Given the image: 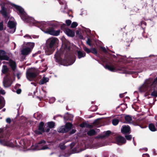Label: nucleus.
<instances>
[{
  "label": "nucleus",
  "mask_w": 157,
  "mask_h": 157,
  "mask_svg": "<svg viewBox=\"0 0 157 157\" xmlns=\"http://www.w3.org/2000/svg\"><path fill=\"white\" fill-rule=\"evenodd\" d=\"M55 58L56 62L64 66L73 64L75 59L71 53L70 43L66 42L63 44L59 51H57L55 55Z\"/></svg>",
  "instance_id": "obj_1"
},
{
  "label": "nucleus",
  "mask_w": 157,
  "mask_h": 157,
  "mask_svg": "<svg viewBox=\"0 0 157 157\" xmlns=\"http://www.w3.org/2000/svg\"><path fill=\"white\" fill-rule=\"evenodd\" d=\"M11 6L15 9V10H14V11L17 12L24 21L30 24L34 23L35 20L34 18L29 17L22 7L13 3L11 4Z\"/></svg>",
  "instance_id": "obj_2"
},
{
  "label": "nucleus",
  "mask_w": 157,
  "mask_h": 157,
  "mask_svg": "<svg viewBox=\"0 0 157 157\" xmlns=\"http://www.w3.org/2000/svg\"><path fill=\"white\" fill-rule=\"evenodd\" d=\"M10 136L9 132L6 133V132H4L3 129L0 128V144L4 146L14 147V144L13 142L7 140Z\"/></svg>",
  "instance_id": "obj_3"
},
{
  "label": "nucleus",
  "mask_w": 157,
  "mask_h": 157,
  "mask_svg": "<svg viewBox=\"0 0 157 157\" xmlns=\"http://www.w3.org/2000/svg\"><path fill=\"white\" fill-rule=\"evenodd\" d=\"M57 39L53 38L49 40L47 42V48L46 50V54L48 55L52 54L54 50L55 45Z\"/></svg>",
  "instance_id": "obj_4"
},
{
  "label": "nucleus",
  "mask_w": 157,
  "mask_h": 157,
  "mask_svg": "<svg viewBox=\"0 0 157 157\" xmlns=\"http://www.w3.org/2000/svg\"><path fill=\"white\" fill-rule=\"evenodd\" d=\"M105 68L106 69H107L111 71H122L124 73L128 74L130 73L126 71L124 67H119L117 64L116 63L112 64L110 65H106L105 66Z\"/></svg>",
  "instance_id": "obj_5"
},
{
  "label": "nucleus",
  "mask_w": 157,
  "mask_h": 157,
  "mask_svg": "<svg viewBox=\"0 0 157 157\" xmlns=\"http://www.w3.org/2000/svg\"><path fill=\"white\" fill-rule=\"evenodd\" d=\"M12 83L11 74L10 73H8L3 78V86L5 87H8L11 86Z\"/></svg>",
  "instance_id": "obj_6"
},
{
  "label": "nucleus",
  "mask_w": 157,
  "mask_h": 157,
  "mask_svg": "<svg viewBox=\"0 0 157 157\" xmlns=\"http://www.w3.org/2000/svg\"><path fill=\"white\" fill-rule=\"evenodd\" d=\"M72 124L70 122L67 123L64 126H63L59 128L58 131L59 132L64 133L69 131L72 127Z\"/></svg>",
  "instance_id": "obj_7"
},
{
  "label": "nucleus",
  "mask_w": 157,
  "mask_h": 157,
  "mask_svg": "<svg viewBox=\"0 0 157 157\" xmlns=\"http://www.w3.org/2000/svg\"><path fill=\"white\" fill-rule=\"evenodd\" d=\"M53 27H49L47 29L45 33L54 36H58L59 34L60 30H59L55 31Z\"/></svg>",
  "instance_id": "obj_8"
},
{
  "label": "nucleus",
  "mask_w": 157,
  "mask_h": 157,
  "mask_svg": "<svg viewBox=\"0 0 157 157\" xmlns=\"http://www.w3.org/2000/svg\"><path fill=\"white\" fill-rule=\"evenodd\" d=\"M44 123L43 121L40 122L38 127V129L34 131L35 133L37 135H42L44 132Z\"/></svg>",
  "instance_id": "obj_9"
},
{
  "label": "nucleus",
  "mask_w": 157,
  "mask_h": 157,
  "mask_svg": "<svg viewBox=\"0 0 157 157\" xmlns=\"http://www.w3.org/2000/svg\"><path fill=\"white\" fill-rule=\"evenodd\" d=\"M38 75V73L36 72H32L28 71H26V77L29 81H33Z\"/></svg>",
  "instance_id": "obj_10"
},
{
  "label": "nucleus",
  "mask_w": 157,
  "mask_h": 157,
  "mask_svg": "<svg viewBox=\"0 0 157 157\" xmlns=\"http://www.w3.org/2000/svg\"><path fill=\"white\" fill-rule=\"evenodd\" d=\"M16 23L13 21L9 20L7 24L8 27L10 29H11L10 33H13L16 30Z\"/></svg>",
  "instance_id": "obj_11"
},
{
  "label": "nucleus",
  "mask_w": 157,
  "mask_h": 157,
  "mask_svg": "<svg viewBox=\"0 0 157 157\" xmlns=\"http://www.w3.org/2000/svg\"><path fill=\"white\" fill-rule=\"evenodd\" d=\"M1 9L0 11V13L5 18H7V20L10 17L7 13V9L5 7V4H3L1 5Z\"/></svg>",
  "instance_id": "obj_12"
},
{
  "label": "nucleus",
  "mask_w": 157,
  "mask_h": 157,
  "mask_svg": "<svg viewBox=\"0 0 157 157\" xmlns=\"http://www.w3.org/2000/svg\"><path fill=\"white\" fill-rule=\"evenodd\" d=\"M6 52L2 50H0V60H6L8 61L9 59V57L6 55Z\"/></svg>",
  "instance_id": "obj_13"
},
{
  "label": "nucleus",
  "mask_w": 157,
  "mask_h": 157,
  "mask_svg": "<svg viewBox=\"0 0 157 157\" xmlns=\"http://www.w3.org/2000/svg\"><path fill=\"white\" fill-rule=\"evenodd\" d=\"M121 132L123 134H129L131 133L130 128L128 125H123L121 128Z\"/></svg>",
  "instance_id": "obj_14"
},
{
  "label": "nucleus",
  "mask_w": 157,
  "mask_h": 157,
  "mask_svg": "<svg viewBox=\"0 0 157 157\" xmlns=\"http://www.w3.org/2000/svg\"><path fill=\"white\" fill-rule=\"evenodd\" d=\"M31 49L29 47L23 48L21 50V54L23 56H27L31 52Z\"/></svg>",
  "instance_id": "obj_15"
},
{
  "label": "nucleus",
  "mask_w": 157,
  "mask_h": 157,
  "mask_svg": "<svg viewBox=\"0 0 157 157\" xmlns=\"http://www.w3.org/2000/svg\"><path fill=\"white\" fill-rule=\"evenodd\" d=\"M116 140L118 144H124L126 142V140L125 138L121 136L117 137L116 138Z\"/></svg>",
  "instance_id": "obj_16"
},
{
  "label": "nucleus",
  "mask_w": 157,
  "mask_h": 157,
  "mask_svg": "<svg viewBox=\"0 0 157 157\" xmlns=\"http://www.w3.org/2000/svg\"><path fill=\"white\" fill-rule=\"evenodd\" d=\"M5 104V101L4 98L2 96H0V109L4 107Z\"/></svg>",
  "instance_id": "obj_17"
},
{
  "label": "nucleus",
  "mask_w": 157,
  "mask_h": 157,
  "mask_svg": "<svg viewBox=\"0 0 157 157\" xmlns=\"http://www.w3.org/2000/svg\"><path fill=\"white\" fill-rule=\"evenodd\" d=\"M73 117L71 115L67 114L65 115L63 117L64 121L66 122L67 121H71L73 120Z\"/></svg>",
  "instance_id": "obj_18"
},
{
  "label": "nucleus",
  "mask_w": 157,
  "mask_h": 157,
  "mask_svg": "<svg viewBox=\"0 0 157 157\" xmlns=\"http://www.w3.org/2000/svg\"><path fill=\"white\" fill-rule=\"evenodd\" d=\"M77 56L78 59H80L86 56V53L77 50Z\"/></svg>",
  "instance_id": "obj_19"
},
{
  "label": "nucleus",
  "mask_w": 157,
  "mask_h": 157,
  "mask_svg": "<svg viewBox=\"0 0 157 157\" xmlns=\"http://www.w3.org/2000/svg\"><path fill=\"white\" fill-rule=\"evenodd\" d=\"M66 34L69 36L73 37L75 36V33L74 32H73L71 29H67L66 30Z\"/></svg>",
  "instance_id": "obj_20"
},
{
  "label": "nucleus",
  "mask_w": 157,
  "mask_h": 157,
  "mask_svg": "<svg viewBox=\"0 0 157 157\" xmlns=\"http://www.w3.org/2000/svg\"><path fill=\"white\" fill-rule=\"evenodd\" d=\"M148 88L147 86L144 83L142 86L139 88V90L141 92H144L147 90Z\"/></svg>",
  "instance_id": "obj_21"
},
{
  "label": "nucleus",
  "mask_w": 157,
  "mask_h": 157,
  "mask_svg": "<svg viewBox=\"0 0 157 157\" xmlns=\"http://www.w3.org/2000/svg\"><path fill=\"white\" fill-rule=\"evenodd\" d=\"M80 127L82 128L86 127L87 128H90L92 127V126L86 122H82L79 125Z\"/></svg>",
  "instance_id": "obj_22"
},
{
  "label": "nucleus",
  "mask_w": 157,
  "mask_h": 157,
  "mask_svg": "<svg viewBox=\"0 0 157 157\" xmlns=\"http://www.w3.org/2000/svg\"><path fill=\"white\" fill-rule=\"evenodd\" d=\"M10 66L13 71H14L16 67V65L15 62L13 61L10 62Z\"/></svg>",
  "instance_id": "obj_23"
},
{
  "label": "nucleus",
  "mask_w": 157,
  "mask_h": 157,
  "mask_svg": "<svg viewBox=\"0 0 157 157\" xmlns=\"http://www.w3.org/2000/svg\"><path fill=\"white\" fill-rule=\"evenodd\" d=\"M48 80L49 78H48L44 77L40 81L39 84L40 85L43 84L48 82Z\"/></svg>",
  "instance_id": "obj_24"
},
{
  "label": "nucleus",
  "mask_w": 157,
  "mask_h": 157,
  "mask_svg": "<svg viewBox=\"0 0 157 157\" xmlns=\"http://www.w3.org/2000/svg\"><path fill=\"white\" fill-rule=\"evenodd\" d=\"M144 84L147 86L148 88L150 86H152L153 85H154V84H153V82H152L151 80L150 79H147L144 83Z\"/></svg>",
  "instance_id": "obj_25"
},
{
  "label": "nucleus",
  "mask_w": 157,
  "mask_h": 157,
  "mask_svg": "<svg viewBox=\"0 0 157 157\" xmlns=\"http://www.w3.org/2000/svg\"><path fill=\"white\" fill-rule=\"evenodd\" d=\"M148 128L152 132H155L156 131L155 126L153 123L149 124L148 125Z\"/></svg>",
  "instance_id": "obj_26"
},
{
  "label": "nucleus",
  "mask_w": 157,
  "mask_h": 157,
  "mask_svg": "<svg viewBox=\"0 0 157 157\" xmlns=\"http://www.w3.org/2000/svg\"><path fill=\"white\" fill-rule=\"evenodd\" d=\"M124 119L127 123H130L132 121V117L129 115H126L124 117Z\"/></svg>",
  "instance_id": "obj_27"
},
{
  "label": "nucleus",
  "mask_w": 157,
  "mask_h": 157,
  "mask_svg": "<svg viewBox=\"0 0 157 157\" xmlns=\"http://www.w3.org/2000/svg\"><path fill=\"white\" fill-rule=\"evenodd\" d=\"M9 70L8 68H7V66L6 65H3L2 70V72L3 74H6L7 73Z\"/></svg>",
  "instance_id": "obj_28"
},
{
  "label": "nucleus",
  "mask_w": 157,
  "mask_h": 157,
  "mask_svg": "<svg viewBox=\"0 0 157 157\" xmlns=\"http://www.w3.org/2000/svg\"><path fill=\"white\" fill-rule=\"evenodd\" d=\"M111 133V132L109 130L105 132V134L102 135L100 136L101 138L102 139L106 137L109 136Z\"/></svg>",
  "instance_id": "obj_29"
},
{
  "label": "nucleus",
  "mask_w": 157,
  "mask_h": 157,
  "mask_svg": "<svg viewBox=\"0 0 157 157\" xmlns=\"http://www.w3.org/2000/svg\"><path fill=\"white\" fill-rule=\"evenodd\" d=\"M87 134L88 136H91L95 135L96 132L94 129H91L87 132Z\"/></svg>",
  "instance_id": "obj_30"
},
{
  "label": "nucleus",
  "mask_w": 157,
  "mask_h": 157,
  "mask_svg": "<svg viewBox=\"0 0 157 157\" xmlns=\"http://www.w3.org/2000/svg\"><path fill=\"white\" fill-rule=\"evenodd\" d=\"M47 124L49 128H52L55 126V123L53 121H50L47 122Z\"/></svg>",
  "instance_id": "obj_31"
},
{
  "label": "nucleus",
  "mask_w": 157,
  "mask_h": 157,
  "mask_svg": "<svg viewBox=\"0 0 157 157\" xmlns=\"http://www.w3.org/2000/svg\"><path fill=\"white\" fill-rule=\"evenodd\" d=\"M140 25L142 29L144 30L147 26V23L145 21H140Z\"/></svg>",
  "instance_id": "obj_32"
},
{
  "label": "nucleus",
  "mask_w": 157,
  "mask_h": 157,
  "mask_svg": "<svg viewBox=\"0 0 157 157\" xmlns=\"http://www.w3.org/2000/svg\"><path fill=\"white\" fill-rule=\"evenodd\" d=\"M119 122V121L118 119L114 118L113 119L112 121V124L114 125H117Z\"/></svg>",
  "instance_id": "obj_33"
},
{
  "label": "nucleus",
  "mask_w": 157,
  "mask_h": 157,
  "mask_svg": "<svg viewBox=\"0 0 157 157\" xmlns=\"http://www.w3.org/2000/svg\"><path fill=\"white\" fill-rule=\"evenodd\" d=\"M151 95L153 97H157V90H154L151 92Z\"/></svg>",
  "instance_id": "obj_34"
},
{
  "label": "nucleus",
  "mask_w": 157,
  "mask_h": 157,
  "mask_svg": "<svg viewBox=\"0 0 157 157\" xmlns=\"http://www.w3.org/2000/svg\"><path fill=\"white\" fill-rule=\"evenodd\" d=\"M100 122H99V119H97L95 120L93 123V124L94 126H98L99 125Z\"/></svg>",
  "instance_id": "obj_35"
},
{
  "label": "nucleus",
  "mask_w": 157,
  "mask_h": 157,
  "mask_svg": "<svg viewBox=\"0 0 157 157\" xmlns=\"http://www.w3.org/2000/svg\"><path fill=\"white\" fill-rule=\"evenodd\" d=\"M83 49L87 53H89L91 52V50L88 48L86 46H84L83 47Z\"/></svg>",
  "instance_id": "obj_36"
},
{
  "label": "nucleus",
  "mask_w": 157,
  "mask_h": 157,
  "mask_svg": "<svg viewBox=\"0 0 157 157\" xmlns=\"http://www.w3.org/2000/svg\"><path fill=\"white\" fill-rule=\"evenodd\" d=\"M126 140H131L132 138V136L131 135H126L125 136Z\"/></svg>",
  "instance_id": "obj_37"
},
{
  "label": "nucleus",
  "mask_w": 157,
  "mask_h": 157,
  "mask_svg": "<svg viewBox=\"0 0 157 157\" xmlns=\"http://www.w3.org/2000/svg\"><path fill=\"white\" fill-rule=\"evenodd\" d=\"M78 25V23L76 22H74L72 23L71 27L72 28H75Z\"/></svg>",
  "instance_id": "obj_38"
},
{
  "label": "nucleus",
  "mask_w": 157,
  "mask_h": 157,
  "mask_svg": "<svg viewBox=\"0 0 157 157\" xmlns=\"http://www.w3.org/2000/svg\"><path fill=\"white\" fill-rule=\"evenodd\" d=\"M91 52L94 54H97L98 53V52L95 48H93L91 50Z\"/></svg>",
  "instance_id": "obj_39"
},
{
  "label": "nucleus",
  "mask_w": 157,
  "mask_h": 157,
  "mask_svg": "<svg viewBox=\"0 0 157 157\" xmlns=\"http://www.w3.org/2000/svg\"><path fill=\"white\" fill-rule=\"evenodd\" d=\"M35 45V44L33 43H28V45L30 47V48L31 49H33Z\"/></svg>",
  "instance_id": "obj_40"
},
{
  "label": "nucleus",
  "mask_w": 157,
  "mask_h": 157,
  "mask_svg": "<svg viewBox=\"0 0 157 157\" xmlns=\"http://www.w3.org/2000/svg\"><path fill=\"white\" fill-rule=\"evenodd\" d=\"M46 144V141L44 140H41L40 141H39L38 143V144L40 145L41 144Z\"/></svg>",
  "instance_id": "obj_41"
},
{
  "label": "nucleus",
  "mask_w": 157,
  "mask_h": 157,
  "mask_svg": "<svg viewBox=\"0 0 157 157\" xmlns=\"http://www.w3.org/2000/svg\"><path fill=\"white\" fill-rule=\"evenodd\" d=\"M91 40L89 38H88L87 41H86V43L90 46H91Z\"/></svg>",
  "instance_id": "obj_42"
},
{
  "label": "nucleus",
  "mask_w": 157,
  "mask_h": 157,
  "mask_svg": "<svg viewBox=\"0 0 157 157\" xmlns=\"http://www.w3.org/2000/svg\"><path fill=\"white\" fill-rule=\"evenodd\" d=\"M71 23V21L70 20H67L66 21V23L68 26L70 25Z\"/></svg>",
  "instance_id": "obj_43"
},
{
  "label": "nucleus",
  "mask_w": 157,
  "mask_h": 157,
  "mask_svg": "<svg viewBox=\"0 0 157 157\" xmlns=\"http://www.w3.org/2000/svg\"><path fill=\"white\" fill-rule=\"evenodd\" d=\"M21 86V85L18 83H17L15 86L14 87V88L15 89H18L19 87H20Z\"/></svg>",
  "instance_id": "obj_44"
},
{
  "label": "nucleus",
  "mask_w": 157,
  "mask_h": 157,
  "mask_svg": "<svg viewBox=\"0 0 157 157\" xmlns=\"http://www.w3.org/2000/svg\"><path fill=\"white\" fill-rule=\"evenodd\" d=\"M16 90V92L17 94H20L21 93V89L18 88Z\"/></svg>",
  "instance_id": "obj_45"
},
{
  "label": "nucleus",
  "mask_w": 157,
  "mask_h": 157,
  "mask_svg": "<svg viewBox=\"0 0 157 157\" xmlns=\"http://www.w3.org/2000/svg\"><path fill=\"white\" fill-rule=\"evenodd\" d=\"M6 121L7 123L10 124L11 122V120L10 118H7L6 119Z\"/></svg>",
  "instance_id": "obj_46"
},
{
  "label": "nucleus",
  "mask_w": 157,
  "mask_h": 157,
  "mask_svg": "<svg viewBox=\"0 0 157 157\" xmlns=\"http://www.w3.org/2000/svg\"><path fill=\"white\" fill-rule=\"evenodd\" d=\"M60 148L62 150H64L66 149V146L64 144L61 145L59 146Z\"/></svg>",
  "instance_id": "obj_47"
},
{
  "label": "nucleus",
  "mask_w": 157,
  "mask_h": 157,
  "mask_svg": "<svg viewBox=\"0 0 157 157\" xmlns=\"http://www.w3.org/2000/svg\"><path fill=\"white\" fill-rule=\"evenodd\" d=\"M2 22H0V30L2 31L3 30V26Z\"/></svg>",
  "instance_id": "obj_48"
},
{
  "label": "nucleus",
  "mask_w": 157,
  "mask_h": 157,
  "mask_svg": "<svg viewBox=\"0 0 157 157\" xmlns=\"http://www.w3.org/2000/svg\"><path fill=\"white\" fill-rule=\"evenodd\" d=\"M76 131V130L75 129H72L70 132V134L71 135L75 133Z\"/></svg>",
  "instance_id": "obj_49"
},
{
  "label": "nucleus",
  "mask_w": 157,
  "mask_h": 157,
  "mask_svg": "<svg viewBox=\"0 0 157 157\" xmlns=\"http://www.w3.org/2000/svg\"><path fill=\"white\" fill-rule=\"evenodd\" d=\"M153 84L155 85L157 84V77L154 79L153 81Z\"/></svg>",
  "instance_id": "obj_50"
},
{
  "label": "nucleus",
  "mask_w": 157,
  "mask_h": 157,
  "mask_svg": "<svg viewBox=\"0 0 157 157\" xmlns=\"http://www.w3.org/2000/svg\"><path fill=\"white\" fill-rule=\"evenodd\" d=\"M5 90L3 89L0 90V94H2V95H4L5 94Z\"/></svg>",
  "instance_id": "obj_51"
},
{
  "label": "nucleus",
  "mask_w": 157,
  "mask_h": 157,
  "mask_svg": "<svg viewBox=\"0 0 157 157\" xmlns=\"http://www.w3.org/2000/svg\"><path fill=\"white\" fill-rule=\"evenodd\" d=\"M47 149H49V147L47 146H44L42 147L41 149L44 150Z\"/></svg>",
  "instance_id": "obj_52"
},
{
  "label": "nucleus",
  "mask_w": 157,
  "mask_h": 157,
  "mask_svg": "<svg viewBox=\"0 0 157 157\" xmlns=\"http://www.w3.org/2000/svg\"><path fill=\"white\" fill-rule=\"evenodd\" d=\"M101 48L102 51L106 53L107 52V51L105 47H101Z\"/></svg>",
  "instance_id": "obj_53"
},
{
  "label": "nucleus",
  "mask_w": 157,
  "mask_h": 157,
  "mask_svg": "<svg viewBox=\"0 0 157 157\" xmlns=\"http://www.w3.org/2000/svg\"><path fill=\"white\" fill-rule=\"evenodd\" d=\"M21 75V74L20 73H18L17 74V76L18 79H19L20 78V75Z\"/></svg>",
  "instance_id": "obj_54"
},
{
  "label": "nucleus",
  "mask_w": 157,
  "mask_h": 157,
  "mask_svg": "<svg viewBox=\"0 0 157 157\" xmlns=\"http://www.w3.org/2000/svg\"><path fill=\"white\" fill-rule=\"evenodd\" d=\"M50 129L49 128H47L46 129H44V132L48 133L50 131Z\"/></svg>",
  "instance_id": "obj_55"
},
{
  "label": "nucleus",
  "mask_w": 157,
  "mask_h": 157,
  "mask_svg": "<svg viewBox=\"0 0 157 157\" xmlns=\"http://www.w3.org/2000/svg\"><path fill=\"white\" fill-rule=\"evenodd\" d=\"M124 93L121 94H119V96L121 98H123L124 97Z\"/></svg>",
  "instance_id": "obj_56"
},
{
  "label": "nucleus",
  "mask_w": 157,
  "mask_h": 157,
  "mask_svg": "<svg viewBox=\"0 0 157 157\" xmlns=\"http://www.w3.org/2000/svg\"><path fill=\"white\" fill-rule=\"evenodd\" d=\"M150 95V94L149 93V92H147L145 94V96H147Z\"/></svg>",
  "instance_id": "obj_57"
},
{
  "label": "nucleus",
  "mask_w": 157,
  "mask_h": 157,
  "mask_svg": "<svg viewBox=\"0 0 157 157\" xmlns=\"http://www.w3.org/2000/svg\"><path fill=\"white\" fill-rule=\"evenodd\" d=\"M26 36H27V37L30 38V39H32L30 35H29L27 34L24 36V37H25Z\"/></svg>",
  "instance_id": "obj_58"
},
{
  "label": "nucleus",
  "mask_w": 157,
  "mask_h": 157,
  "mask_svg": "<svg viewBox=\"0 0 157 157\" xmlns=\"http://www.w3.org/2000/svg\"><path fill=\"white\" fill-rule=\"evenodd\" d=\"M134 10H135L136 11H138L139 10V9H137L135 7H134Z\"/></svg>",
  "instance_id": "obj_59"
},
{
  "label": "nucleus",
  "mask_w": 157,
  "mask_h": 157,
  "mask_svg": "<svg viewBox=\"0 0 157 157\" xmlns=\"http://www.w3.org/2000/svg\"><path fill=\"white\" fill-rule=\"evenodd\" d=\"M59 3L60 4H63V2H62L61 1V0H59Z\"/></svg>",
  "instance_id": "obj_60"
},
{
  "label": "nucleus",
  "mask_w": 157,
  "mask_h": 157,
  "mask_svg": "<svg viewBox=\"0 0 157 157\" xmlns=\"http://www.w3.org/2000/svg\"><path fill=\"white\" fill-rule=\"evenodd\" d=\"M74 146V144L73 143H71V148L73 147Z\"/></svg>",
  "instance_id": "obj_61"
},
{
  "label": "nucleus",
  "mask_w": 157,
  "mask_h": 157,
  "mask_svg": "<svg viewBox=\"0 0 157 157\" xmlns=\"http://www.w3.org/2000/svg\"><path fill=\"white\" fill-rule=\"evenodd\" d=\"M6 108H4L1 110V112H4L6 111Z\"/></svg>",
  "instance_id": "obj_62"
},
{
  "label": "nucleus",
  "mask_w": 157,
  "mask_h": 157,
  "mask_svg": "<svg viewBox=\"0 0 157 157\" xmlns=\"http://www.w3.org/2000/svg\"><path fill=\"white\" fill-rule=\"evenodd\" d=\"M145 155H146L148 157H150L149 155L147 154H145Z\"/></svg>",
  "instance_id": "obj_63"
},
{
  "label": "nucleus",
  "mask_w": 157,
  "mask_h": 157,
  "mask_svg": "<svg viewBox=\"0 0 157 157\" xmlns=\"http://www.w3.org/2000/svg\"><path fill=\"white\" fill-rule=\"evenodd\" d=\"M94 107L95 108V109H94V111H95L97 110V108L96 106H94Z\"/></svg>",
  "instance_id": "obj_64"
}]
</instances>
